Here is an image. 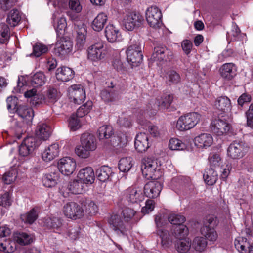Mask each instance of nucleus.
<instances>
[{"instance_id":"a878e982","label":"nucleus","mask_w":253,"mask_h":253,"mask_svg":"<svg viewBox=\"0 0 253 253\" xmlns=\"http://www.w3.org/2000/svg\"><path fill=\"white\" fill-rule=\"evenodd\" d=\"M60 174L57 170L46 174L42 178V183L46 187H54L60 181Z\"/></svg>"},{"instance_id":"58836bf2","label":"nucleus","mask_w":253,"mask_h":253,"mask_svg":"<svg viewBox=\"0 0 253 253\" xmlns=\"http://www.w3.org/2000/svg\"><path fill=\"white\" fill-rule=\"evenodd\" d=\"M84 184L79 178V179H75L69 182L68 188L73 194H81L84 191Z\"/></svg>"},{"instance_id":"ea45409f","label":"nucleus","mask_w":253,"mask_h":253,"mask_svg":"<svg viewBox=\"0 0 253 253\" xmlns=\"http://www.w3.org/2000/svg\"><path fill=\"white\" fill-rule=\"evenodd\" d=\"M207 238L203 237H196L191 243L192 247L197 251H204L207 246Z\"/></svg>"},{"instance_id":"c756f323","label":"nucleus","mask_w":253,"mask_h":253,"mask_svg":"<svg viewBox=\"0 0 253 253\" xmlns=\"http://www.w3.org/2000/svg\"><path fill=\"white\" fill-rule=\"evenodd\" d=\"M51 128L45 123H39L37 126L36 135L38 138L46 140L50 136Z\"/></svg>"},{"instance_id":"c9c22d12","label":"nucleus","mask_w":253,"mask_h":253,"mask_svg":"<svg viewBox=\"0 0 253 253\" xmlns=\"http://www.w3.org/2000/svg\"><path fill=\"white\" fill-rule=\"evenodd\" d=\"M142 174L148 180H156L159 179L162 174L160 168L158 166L157 169L149 168L142 170Z\"/></svg>"},{"instance_id":"f3484780","label":"nucleus","mask_w":253,"mask_h":253,"mask_svg":"<svg viewBox=\"0 0 253 253\" xmlns=\"http://www.w3.org/2000/svg\"><path fill=\"white\" fill-rule=\"evenodd\" d=\"M162 189L161 182L153 180L147 182L144 186L143 193L144 196L150 199L157 198Z\"/></svg>"},{"instance_id":"39448f33","label":"nucleus","mask_w":253,"mask_h":253,"mask_svg":"<svg viewBox=\"0 0 253 253\" xmlns=\"http://www.w3.org/2000/svg\"><path fill=\"white\" fill-rule=\"evenodd\" d=\"M200 115L196 112L188 113L179 118L176 125L180 131H185L191 129L198 123Z\"/></svg>"},{"instance_id":"412c9836","label":"nucleus","mask_w":253,"mask_h":253,"mask_svg":"<svg viewBox=\"0 0 253 253\" xmlns=\"http://www.w3.org/2000/svg\"><path fill=\"white\" fill-rule=\"evenodd\" d=\"M74 71L70 68L62 66L58 68L56 71V77L58 81L68 82L74 77Z\"/></svg>"},{"instance_id":"aec40b11","label":"nucleus","mask_w":253,"mask_h":253,"mask_svg":"<svg viewBox=\"0 0 253 253\" xmlns=\"http://www.w3.org/2000/svg\"><path fill=\"white\" fill-rule=\"evenodd\" d=\"M219 72L222 78L226 80L230 81L236 75V68L233 63H227L221 66Z\"/></svg>"},{"instance_id":"6e6552de","label":"nucleus","mask_w":253,"mask_h":253,"mask_svg":"<svg viewBox=\"0 0 253 253\" xmlns=\"http://www.w3.org/2000/svg\"><path fill=\"white\" fill-rule=\"evenodd\" d=\"M144 20L143 16L138 12L133 11L126 14L123 19L124 25L128 31H133L139 27Z\"/></svg>"},{"instance_id":"2eb2a0df","label":"nucleus","mask_w":253,"mask_h":253,"mask_svg":"<svg viewBox=\"0 0 253 253\" xmlns=\"http://www.w3.org/2000/svg\"><path fill=\"white\" fill-rule=\"evenodd\" d=\"M76 168V161L70 157H64L61 159L58 163V169L59 171L65 175L72 174Z\"/></svg>"},{"instance_id":"79ce46f5","label":"nucleus","mask_w":253,"mask_h":253,"mask_svg":"<svg viewBox=\"0 0 253 253\" xmlns=\"http://www.w3.org/2000/svg\"><path fill=\"white\" fill-rule=\"evenodd\" d=\"M157 234L161 239L162 246L164 248L169 247L172 242V239L168 231L163 229H158L157 230Z\"/></svg>"},{"instance_id":"774afa93","label":"nucleus","mask_w":253,"mask_h":253,"mask_svg":"<svg viewBox=\"0 0 253 253\" xmlns=\"http://www.w3.org/2000/svg\"><path fill=\"white\" fill-rule=\"evenodd\" d=\"M69 6L71 10L76 13L80 12L82 9L79 0H69Z\"/></svg>"},{"instance_id":"4be33fe9","label":"nucleus","mask_w":253,"mask_h":253,"mask_svg":"<svg viewBox=\"0 0 253 253\" xmlns=\"http://www.w3.org/2000/svg\"><path fill=\"white\" fill-rule=\"evenodd\" d=\"M78 177L85 184H91L95 180V174L91 167H88L81 169L78 174Z\"/></svg>"},{"instance_id":"6ab92c4d","label":"nucleus","mask_w":253,"mask_h":253,"mask_svg":"<svg viewBox=\"0 0 253 253\" xmlns=\"http://www.w3.org/2000/svg\"><path fill=\"white\" fill-rule=\"evenodd\" d=\"M104 32L105 37L109 42L114 43L120 41L121 38V32L113 24L107 25Z\"/></svg>"},{"instance_id":"cd10ccee","label":"nucleus","mask_w":253,"mask_h":253,"mask_svg":"<svg viewBox=\"0 0 253 253\" xmlns=\"http://www.w3.org/2000/svg\"><path fill=\"white\" fill-rule=\"evenodd\" d=\"M113 172L110 167L104 165L96 169L95 175L97 178L101 182H105L108 180H111Z\"/></svg>"},{"instance_id":"9b49d317","label":"nucleus","mask_w":253,"mask_h":253,"mask_svg":"<svg viewBox=\"0 0 253 253\" xmlns=\"http://www.w3.org/2000/svg\"><path fill=\"white\" fill-rule=\"evenodd\" d=\"M162 14L161 10L156 6L148 8L146 11V18L149 25L157 28L162 24Z\"/></svg>"},{"instance_id":"864d4df0","label":"nucleus","mask_w":253,"mask_h":253,"mask_svg":"<svg viewBox=\"0 0 253 253\" xmlns=\"http://www.w3.org/2000/svg\"><path fill=\"white\" fill-rule=\"evenodd\" d=\"M169 147L172 150H183L186 149V145L178 139L171 138L169 141Z\"/></svg>"},{"instance_id":"4d7b16f0","label":"nucleus","mask_w":253,"mask_h":253,"mask_svg":"<svg viewBox=\"0 0 253 253\" xmlns=\"http://www.w3.org/2000/svg\"><path fill=\"white\" fill-rule=\"evenodd\" d=\"M7 109L10 113H14L15 110L20 104L17 97L15 96L8 97L6 99Z\"/></svg>"},{"instance_id":"338daca9","label":"nucleus","mask_w":253,"mask_h":253,"mask_svg":"<svg viewBox=\"0 0 253 253\" xmlns=\"http://www.w3.org/2000/svg\"><path fill=\"white\" fill-rule=\"evenodd\" d=\"M155 202L152 199H148L146 201L145 206L141 209L142 213L148 214L151 212L154 209Z\"/></svg>"},{"instance_id":"1a4fd4ad","label":"nucleus","mask_w":253,"mask_h":253,"mask_svg":"<svg viewBox=\"0 0 253 253\" xmlns=\"http://www.w3.org/2000/svg\"><path fill=\"white\" fill-rule=\"evenodd\" d=\"M250 147L242 141H234L229 146L228 155L232 159L242 158L249 151Z\"/></svg>"},{"instance_id":"a19ab883","label":"nucleus","mask_w":253,"mask_h":253,"mask_svg":"<svg viewBox=\"0 0 253 253\" xmlns=\"http://www.w3.org/2000/svg\"><path fill=\"white\" fill-rule=\"evenodd\" d=\"M172 233L175 238L184 239L188 234V229L185 225H179L172 228Z\"/></svg>"},{"instance_id":"de8ad7c7","label":"nucleus","mask_w":253,"mask_h":253,"mask_svg":"<svg viewBox=\"0 0 253 253\" xmlns=\"http://www.w3.org/2000/svg\"><path fill=\"white\" fill-rule=\"evenodd\" d=\"M38 212L35 208H33L26 214L21 216V219L25 223L32 224L38 218Z\"/></svg>"},{"instance_id":"473e14b6","label":"nucleus","mask_w":253,"mask_h":253,"mask_svg":"<svg viewBox=\"0 0 253 253\" xmlns=\"http://www.w3.org/2000/svg\"><path fill=\"white\" fill-rule=\"evenodd\" d=\"M14 240L19 245L25 246L33 241V236L24 232H17L14 234Z\"/></svg>"},{"instance_id":"69168bd1","label":"nucleus","mask_w":253,"mask_h":253,"mask_svg":"<svg viewBox=\"0 0 253 253\" xmlns=\"http://www.w3.org/2000/svg\"><path fill=\"white\" fill-rule=\"evenodd\" d=\"M181 47L185 54L188 55L191 52L193 43L189 40H184L181 42Z\"/></svg>"},{"instance_id":"a211bd4d","label":"nucleus","mask_w":253,"mask_h":253,"mask_svg":"<svg viewBox=\"0 0 253 253\" xmlns=\"http://www.w3.org/2000/svg\"><path fill=\"white\" fill-rule=\"evenodd\" d=\"M211 128L215 135L221 136L229 131L230 125L225 119H215L212 122Z\"/></svg>"},{"instance_id":"ddd939ff","label":"nucleus","mask_w":253,"mask_h":253,"mask_svg":"<svg viewBox=\"0 0 253 253\" xmlns=\"http://www.w3.org/2000/svg\"><path fill=\"white\" fill-rule=\"evenodd\" d=\"M69 99L74 103L80 104L83 102L86 94L83 86L81 84H74L68 89Z\"/></svg>"},{"instance_id":"9d476101","label":"nucleus","mask_w":253,"mask_h":253,"mask_svg":"<svg viewBox=\"0 0 253 253\" xmlns=\"http://www.w3.org/2000/svg\"><path fill=\"white\" fill-rule=\"evenodd\" d=\"M121 93L120 88L118 86L113 85L111 82L108 89H104L101 91L100 96L106 103H115L120 99Z\"/></svg>"},{"instance_id":"f03ea898","label":"nucleus","mask_w":253,"mask_h":253,"mask_svg":"<svg viewBox=\"0 0 253 253\" xmlns=\"http://www.w3.org/2000/svg\"><path fill=\"white\" fill-rule=\"evenodd\" d=\"M80 142L81 144L76 147L75 152L82 158H88L90 152L94 151L97 148L96 139L92 134L88 132L83 133L81 135Z\"/></svg>"},{"instance_id":"b1692460","label":"nucleus","mask_w":253,"mask_h":253,"mask_svg":"<svg viewBox=\"0 0 253 253\" xmlns=\"http://www.w3.org/2000/svg\"><path fill=\"white\" fill-rule=\"evenodd\" d=\"M126 199L132 203H138L144 200V195L140 189L130 188L126 191Z\"/></svg>"},{"instance_id":"2f4dec72","label":"nucleus","mask_w":253,"mask_h":253,"mask_svg":"<svg viewBox=\"0 0 253 253\" xmlns=\"http://www.w3.org/2000/svg\"><path fill=\"white\" fill-rule=\"evenodd\" d=\"M108 20L107 16L104 13H100L91 23V27L95 31L100 32L104 28Z\"/></svg>"},{"instance_id":"5fc2aeb1","label":"nucleus","mask_w":253,"mask_h":253,"mask_svg":"<svg viewBox=\"0 0 253 253\" xmlns=\"http://www.w3.org/2000/svg\"><path fill=\"white\" fill-rule=\"evenodd\" d=\"M157 167L158 163L156 159L147 157L144 158L141 160V170L144 169H147L149 168H155V169H157Z\"/></svg>"},{"instance_id":"0e129e2a","label":"nucleus","mask_w":253,"mask_h":253,"mask_svg":"<svg viewBox=\"0 0 253 253\" xmlns=\"http://www.w3.org/2000/svg\"><path fill=\"white\" fill-rule=\"evenodd\" d=\"M173 99V96L172 95H166L162 98V101L160 103L159 106L162 109L168 108L172 103Z\"/></svg>"},{"instance_id":"bf43d9fd","label":"nucleus","mask_w":253,"mask_h":253,"mask_svg":"<svg viewBox=\"0 0 253 253\" xmlns=\"http://www.w3.org/2000/svg\"><path fill=\"white\" fill-rule=\"evenodd\" d=\"M169 221L173 225L172 227L179 225H183L185 221V217L180 214H170L168 217Z\"/></svg>"},{"instance_id":"37998d69","label":"nucleus","mask_w":253,"mask_h":253,"mask_svg":"<svg viewBox=\"0 0 253 253\" xmlns=\"http://www.w3.org/2000/svg\"><path fill=\"white\" fill-rule=\"evenodd\" d=\"M20 20L21 16L17 9L11 10L6 19L7 22L12 27L17 25Z\"/></svg>"},{"instance_id":"a18cd8bd","label":"nucleus","mask_w":253,"mask_h":253,"mask_svg":"<svg viewBox=\"0 0 253 253\" xmlns=\"http://www.w3.org/2000/svg\"><path fill=\"white\" fill-rule=\"evenodd\" d=\"M132 159L130 157L121 159L118 164L119 170L123 172L128 171L132 166Z\"/></svg>"},{"instance_id":"052dcab7","label":"nucleus","mask_w":253,"mask_h":253,"mask_svg":"<svg viewBox=\"0 0 253 253\" xmlns=\"http://www.w3.org/2000/svg\"><path fill=\"white\" fill-rule=\"evenodd\" d=\"M16 177L17 170L15 169H12L4 174L2 179L5 184H10L15 181Z\"/></svg>"},{"instance_id":"423d86ee","label":"nucleus","mask_w":253,"mask_h":253,"mask_svg":"<svg viewBox=\"0 0 253 253\" xmlns=\"http://www.w3.org/2000/svg\"><path fill=\"white\" fill-rule=\"evenodd\" d=\"M173 51L166 46L158 44L154 47V51L151 56L152 60L159 61H170L173 58Z\"/></svg>"},{"instance_id":"e433bc0d","label":"nucleus","mask_w":253,"mask_h":253,"mask_svg":"<svg viewBox=\"0 0 253 253\" xmlns=\"http://www.w3.org/2000/svg\"><path fill=\"white\" fill-rule=\"evenodd\" d=\"M63 219L56 217H49L45 219V225L49 229H53L57 232L60 231Z\"/></svg>"},{"instance_id":"4468645a","label":"nucleus","mask_w":253,"mask_h":253,"mask_svg":"<svg viewBox=\"0 0 253 253\" xmlns=\"http://www.w3.org/2000/svg\"><path fill=\"white\" fill-rule=\"evenodd\" d=\"M73 48L72 42L68 38L62 37L58 40L54 49L55 54L62 56L71 52Z\"/></svg>"},{"instance_id":"680f3d73","label":"nucleus","mask_w":253,"mask_h":253,"mask_svg":"<svg viewBox=\"0 0 253 253\" xmlns=\"http://www.w3.org/2000/svg\"><path fill=\"white\" fill-rule=\"evenodd\" d=\"M68 126L72 131H76L81 127L80 120L74 114L69 119Z\"/></svg>"},{"instance_id":"20e7f679","label":"nucleus","mask_w":253,"mask_h":253,"mask_svg":"<svg viewBox=\"0 0 253 253\" xmlns=\"http://www.w3.org/2000/svg\"><path fill=\"white\" fill-rule=\"evenodd\" d=\"M206 220L207 223L201 229V234L209 241L215 242L218 238L214 229L219 222L217 218L214 215H210L206 217Z\"/></svg>"},{"instance_id":"13d9d810","label":"nucleus","mask_w":253,"mask_h":253,"mask_svg":"<svg viewBox=\"0 0 253 253\" xmlns=\"http://www.w3.org/2000/svg\"><path fill=\"white\" fill-rule=\"evenodd\" d=\"M167 81L169 83V85L171 84H177L180 81V76L179 74L174 70H169L167 73Z\"/></svg>"},{"instance_id":"09e8293b","label":"nucleus","mask_w":253,"mask_h":253,"mask_svg":"<svg viewBox=\"0 0 253 253\" xmlns=\"http://www.w3.org/2000/svg\"><path fill=\"white\" fill-rule=\"evenodd\" d=\"M113 134V128L110 126L104 125L98 129V136L99 139H108Z\"/></svg>"},{"instance_id":"f8f14e48","label":"nucleus","mask_w":253,"mask_h":253,"mask_svg":"<svg viewBox=\"0 0 253 253\" xmlns=\"http://www.w3.org/2000/svg\"><path fill=\"white\" fill-rule=\"evenodd\" d=\"M63 212L68 218L77 219L82 218L84 214L82 207L75 202H69L63 207Z\"/></svg>"},{"instance_id":"c85d7f7f","label":"nucleus","mask_w":253,"mask_h":253,"mask_svg":"<svg viewBox=\"0 0 253 253\" xmlns=\"http://www.w3.org/2000/svg\"><path fill=\"white\" fill-rule=\"evenodd\" d=\"M59 153V145L53 144L50 145L42 153V159L46 162H49L58 156Z\"/></svg>"},{"instance_id":"7c9ffc66","label":"nucleus","mask_w":253,"mask_h":253,"mask_svg":"<svg viewBox=\"0 0 253 253\" xmlns=\"http://www.w3.org/2000/svg\"><path fill=\"white\" fill-rule=\"evenodd\" d=\"M76 46L78 50L83 49L85 42L86 30L84 24L78 25L76 29Z\"/></svg>"},{"instance_id":"f257e3e1","label":"nucleus","mask_w":253,"mask_h":253,"mask_svg":"<svg viewBox=\"0 0 253 253\" xmlns=\"http://www.w3.org/2000/svg\"><path fill=\"white\" fill-rule=\"evenodd\" d=\"M136 213L133 209L125 208L122 211V217L118 214L111 215L108 221L111 228L119 236H127V232L132 229V219Z\"/></svg>"},{"instance_id":"f704fd0d","label":"nucleus","mask_w":253,"mask_h":253,"mask_svg":"<svg viewBox=\"0 0 253 253\" xmlns=\"http://www.w3.org/2000/svg\"><path fill=\"white\" fill-rule=\"evenodd\" d=\"M214 167L207 168L203 174V178L206 183L209 185H213L217 180V173Z\"/></svg>"},{"instance_id":"bb28decb","label":"nucleus","mask_w":253,"mask_h":253,"mask_svg":"<svg viewBox=\"0 0 253 253\" xmlns=\"http://www.w3.org/2000/svg\"><path fill=\"white\" fill-rule=\"evenodd\" d=\"M213 142L211 135L208 133H202L196 137L194 139L195 145L199 148H207L210 147Z\"/></svg>"},{"instance_id":"3c124183","label":"nucleus","mask_w":253,"mask_h":253,"mask_svg":"<svg viewBox=\"0 0 253 253\" xmlns=\"http://www.w3.org/2000/svg\"><path fill=\"white\" fill-rule=\"evenodd\" d=\"M60 92L58 90L53 87L50 86L47 91L44 99L49 102L53 103L58 100Z\"/></svg>"},{"instance_id":"393cba45","label":"nucleus","mask_w":253,"mask_h":253,"mask_svg":"<svg viewBox=\"0 0 253 253\" xmlns=\"http://www.w3.org/2000/svg\"><path fill=\"white\" fill-rule=\"evenodd\" d=\"M215 107L221 113H228L231 110V100L227 96L218 97L214 102Z\"/></svg>"},{"instance_id":"e2e57ef3","label":"nucleus","mask_w":253,"mask_h":253,"mask_svg":"<svg viewBox=\"0 0 253 253\" xmlns=\"http://www.w3.org/2000/svg\"><path fill=\"white\" fill-rule=\"evenodd\" d=\"M66 26L67 23L64 18H60L58 20L57 25L54 26L58 37H60L64 34Z\"/></svg>"},{"instance_id":"dca6fc26","label":"nucleus","mask_w":253,"mask_h":253,"mask_svg":"<svg viewBox=\"0 0 253 253\" xmlns=\"http://www.w3.org/2000/svg\"><path fill=\"white\" fill-rule=\"evenodd\" d=\"M88 58L92 61H97L104 58L106 51L102 42H98L88 47Z\"/></svg>"},{"instance_id":"0eeeda50","label":"nucleus","mask_w":253,"mask_h":253,"mask_svg":"<svg viewBox=\"0 0 253 253\" xmlns=\"http://www.w3.org/2000/svg\"><path fill=\"white\" fill-rule=\"evenodd\" d=\"M14 113L17 114L23 120L22 124H17L19 128H22L31 124L34 115V111L31 108L25 104H20L16 110H15Z\"/></svg>"},{"instance_id":"6e6d98bb","label":"nucleus","mask_w":253,"mask_h":253,"mask_svg":"<svg viewBox=\"0 0 253 253\" xmlns=\"http://www.w3.org/2000/svg\"><path fill=\"white\" fill-rule=\"evenodd\" d=\"M39 139L38 137H28L24 139L23 142L33 151L41 144V140Z\"/></svg>"},{"instance_id":"49530a36","label":"nucleus","mask_w":253,"mask_h":253,"mask_svg":"<svg viewBox=\"0 0 253 253\" xmlns=\"http://www.w3.org/2000/svg\"><path fill=\"white\" fill-rule=\"evenodd\" d=\"M48 51V48L46 45L41 43H37L33 45V52L30 56L39 57L40 56L46 53Z\"/></svg>"},{"instance_id":"4c0bfd02","label":"nucleus","mask_w":253,"mask_h":253,"mask_svg":"<svg viewBox=\"0 0 253 253\" xmlns=\"http://www.w3.org/2000/svg\"><path fill=\"white\" fill-rule=\"evenodd\" d=\"M250 242L246 238L238 237L234 241V246L240 253H247Z\"/></svg>"},{"instance_id":"7ed1b4c3","label":"nucleus","mask_w":253,"mask_h":253,"mask_svg":"<svg viewBox=\"0 0 253 253\" xmlns=\"http://www.w3.org/2000/svg\"><path fill=\"white\" fill-rule=\"evenodd\" d=\"M126 54L128 63L133 67H136L142 62V44L139 39L136 37H132L130 41Z\"/></svg>"},{"instance_id":"8fccbe9b","label":"nucleus","mask_w":253,"mask_h":253,"mask_svg":"<svg viewBox=\"0 0 253 253\" xmlns=\"http://www.w3.org/2000/svg\"><path fill=\"white\" fill-rule=\"evenodd\" d=\"M0 42L5 43L10 38V29L5 23L0 24Z\"/></svg>"},{"instance_id":"72a5a7b5","label":"nucleus","mask_w":253,"mask_h":253,"mask_svg":"<svg viewBox=\"0 0 253 253\" xmlns=\"http://www.w3.org/2000/svg\"><path fill=\"white\" fill-rule=\"evenodd\" d=\"M46 82V77L42 72H38L31 76L29 79L30 84L34 88L42 86Z\"/></svg>"},{"instance_id":"603ef678","label":"nucleus","mask_w":253,"mask_h":253,"mask_svg":"<svg viewBox=\"0 0 253 253\" xmlns=\"http://www.w3.org/2000/svg\"><path fill=\"white\" fill-rule=\"evenodd\" d=\"M92 102L91 101H87L85 104L82 105L77 111L75 114L78 118H82L88 113L91 109Z\"/></svg>"},{"instance_id":"c03bdc74","label":"nucleus","mask_w":253,"mask_h":253,"mask_svg":"<svg viewBox=\"0 0 253 253\" xmlns=\"http://www.w3.org/2000/svg\"><path fill=\"white\" fill-rule=\"evenodd\" d=\"M191 246V242H189L188 239H179L175 244L176 250L180 253H186Z\"/></svg>"},{"instance_id":"5701e85b","label":"nucleus","mask_w":253,"mask_h":253,"mask_svg":"<svg viewBox=\"0 0 253 253\" xmlns=\"http://www.w3.org/2000/svg\"><path fill=\"white\" fill-rule=\"evenodd\" d=\"M134 145L135 149L139 152L142 153L146 151L150 147L147 134L145 133L138 134L135 138Z\"/></svg>"}]
</instances>
